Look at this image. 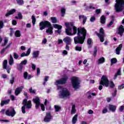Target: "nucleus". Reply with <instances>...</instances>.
Here are the masks:
<instances>
[{"mask_svg":"<svg viewBox=\"0 0 124 124\" xmlns=\"http://www.w3.org/2000/svg\"><path fill=\"white\" fill-rule=\"evenodd\" d=\"M58 42L59 44H62L63 43L62 40L60 39H58Z\"/></svg>","mask_w":124,"mask_h":124,"instance_id":"60","label":"nucleus"},{"mask_svg":"<svg viewBox=\"0 0 124 124\" xmlns=\"http://www.w3.org/2000/svg\"><path fill=\"white\" fill-rule=\"evenodd\" d=\"M74 23L73 22H66L65 26L66 27L65 32L67 35H74L77 32V28L73 26Z\"/></svg>","mask_w":124,"mask_h":124,"instance_id":"2","label":"nucleus"},{"mask_svg":"<svg viewBox=\"0 0 124 124\" xmlns=\"http://www.w3.org/2000/svg\"><path fill=\"white\" fill-rule=\"evenodd\" d=\"M63 41L66 43V44H68L69 45H71V41L72 40L69 37H66L65 38L63 39Z\"/></svg>","mask_w":124,"mask_h":124,"instance_id":"17","label":"nucleus"},{"mask_svg":"<svg viewBox=\"0 0 124 124\" xmlns=\"http://www.w3.org/2000/svg\"><path fill=\"white\" fill-rule=\"evenodd\" d=\"M32 18V23L33 25L35 24V22H36V19H35V17H34V16H31Z\"/></svg>","mask_w":124,"mask_h":124,"instance_id":"38","label":"nucleus"},{"mask_svg":"<svg viewBox=\"0 0 124 124\" xmlns=\"http://www.w3.org/2000/svg\"><path fill=\"white\" fill-rule=\"evenodd\" d=\"M113 23H114V22L113 21H111L110 23L108 25V27L110 28V27L113 25Z\"/></svg>","mask_w":124,"mask_h":124,"instance_id":"53","label":"nucleus"},{"mask_svg":"<svg viewBox=\"0 0 124 124\" xmlns=\"http://www.w3.org/2000/svg\"><path fill=\"white\" fill-rule=\"evenodd\" d=\"M4 26V25L3 24V21H0V30H1V29H2V28H3Z\"/></svg>","mask_w":124,"mask_h":124,"instance_id":"45","label":"nucleus"},{"mask_svg":"<svg viewBox=\"0 0 124 124\" xmlns=\"http://www.w3.org/2000/svg\"><path fill=\"white\" fill-rule=\"evenodd\" d=\"M15 35L16 37H20V36H21V32H20V31L17 30L15 33Z\"/></svg>","mask_w":124,"mask_h":124,"instance_id":"29","label":"nucleus"},{"mask_svg":"<svg viewBox=\"0 0 124 124\" xmlns=\"http://www.w3.org/2000/svg\"><path fill=\"white\" fill-rule=\"evenodd\" d=\"M22 104H23V106L21 108L22 112L23 114L26 113V107L28 108V109H31V101H27V99H25L23 100Z\"/></svg>","mask_w":124,"mask_h":124,"instance_id":"8","label":"nucleus"},{"mask_svg":"<svg viewBox=\"0 0 124 124\" xmlns=\"http://www.w3.org/2000/svg\"><path fill=\"white\" fill-rule=\"evenodd\" d=\"M124 106H121L119 107V111H120V112H123V111H124Z\"/></svg>","mask_w":124,"mask_h":124,"instance_id":"48","label":"nucleus"},{"mask_svg":"<svg viewBox=\"0 0 124 124\" xmlns=\"http://www.w3.org/2000/svg\"><path fill=\"white\" fill-rule=\"evenodd\" d=\"M12 24L14 25V26L17 25V21H16L15 20H13Z\"/></svg>","mask_w":124,"mask_h":124,"instance_id":"57","label":"nucleus"},{"mask_svg":"<svg viewBox=\"0 0 124 124\" xmlns=\"http://www.w3.org/2000/svg\"><path fill=\"white\" fill-rule=\"evenodd\" d=\"M53 27L54 29H57V30H62V26L58 24H54Z\"/></svg>","mask_w":124,"mask_h":124,"instance_id":"30","label":"nucleus"},{"mask_svg":"<svg viewBox=\"0 0 124 124\" xmlns=\"http://www.w3.org/2000/svg\"><path fill=\"white\" fill-rule=\"evenodd\" d=\"M106 19L104 16H102L101 17V24H104L105 23Z\"/></svg>","mask_w":124,"mask_h":124,"instance_id":"33","label":"nucleus"},{"mask_svg":"<svg viewBox=\"0 0 124 124\" xmlns=\"http://www.w3.org/2000/svg\"><path fill=\"white\" fill-rule=\"evenodd\" d=\"M27 56H28L27 53L23 52L21 54L20 57L22 58L23 57H27Z\"/></svg>","mask_w":124,"mask_h":124,"instance_id":"51","label":"nucleus"},{"mask_svg":"<svg viewBox=\"0 0 124 124\" xmlns=\"http://www.w3.org/2000/svg\"><path fill=\"white\" fill-rule=\"evenodd\" d=\"M117 32L118 34L120 35V36H123V35H124V28L123 25H120L119 26V27L118 28Z\"/></svg>","mask_w":124,"mask_h":124,"instance_id":"14","label":"nucleus"},{"mask_svg":"<svg viewBox=\"0 0 124 124\" xmlns=\"http://www.w3.org/2000/svg\"><path fill=\"white\" fill-rule=\"evenodd\" d=\"M23 86H21L20 87L17 88L15 91V95H18V94H19L22 92V90H23Z\"/></svg>","mask_w":124,"mask_h":124,"instance_id":"18","label":"nucleus"},{"mask_svg":"<svg viewBox=\"0 0 124 124\" xmlns=\"http://www.w3.org/2000/svg\"><path fill=\"white\" fill-rule=\"evenodd\" d=\"M101 11V10L100 9H98L95 10V13L96 14H99Z\"/></svg>","mask_w":124,"mask_h":124,"instance_id":"54","label":"nucleus"},{"mask_svg":"<svg viewBox=\"0 0 124 124\" xmlns=\"http://www.w3.org/2000/svg\"><path fill=\"white\" fill-rule=\"evenodd\" d=\"M77 118H78V115L76 114L75 116L73 117L72 119V124H76V123L77 122Z\"/></svg>","mask_w":124,"mask_h":124,"instance_id":"25","label":"nucleus"},{"mask_svg":"<svg viewBox=\"0 0 124 124\" xmlns=\"http://www.w3.org/2000/svg\"><path fill=\"white\" fill-rule=\"evenodd\" d=\"M27 62H28V61L25 59L21 62L20 64H21V65H25V64H26Z\"/></svg>","mask_w":124,"mask_h":124,"instance_id":"40","label":"nucleus"},{"mask_svg":"<svg viewBox=\"0 0 124 124\" xmlns=\"http://www.w3.org/2000/svg\"><path fill=\"white\" fill-rule=\"evenodd\" d=\"M118 75H121V69H119L117 73L115 74V75L114 76V79H116V78H117V76H118Z\"/></svg>","mask_w":124,"mask_h":124,"instance_id":"37","label":"nucleus"},{"mask_svg":"<svg viewBox=\"0 0 124 124\" xmlns=\"http://www.w3.org/2000/svg\"><path fill=\"white\" fill-rule=\"evenodd\" d=\"M13 29H11V33L10 34V36H12V35H13Z\"/></svg>","mask_w":124,"mask_h":124,"instance_id":"63","label":"nucleus"},{"mask_svg":"<svg viewBox=\"0 0 124 124\" xmlns=\"http://www.w3.org/2000/svg\"><path fill=\"white\" fill-rule=\"evenodd\" d=\"M10 101V100H2L1 102L0 105L1 106H3V105H5L6 104H8Z\"/></svg>","mask_w":124,"mask_h":124,"instance_id":"24","label":"nucleus"},{"mask_svg":"<svg viewBox=\"0 0 124 124\" xmlns=\"http://www.w3.org/2000/svg\"><path fill=\"white\" fill-rule=\"evenodd\" d=\"M30 54H31V48L28 49L26 55H27V56H29Z\"/></svg>","mask_w":124,"mask_h":124,"instance_id":"55","label":"nucleus"},{"mask_svg":"<svg viewBox=\"0 0 124 124\" xmlns=\"http://www.w3.org/2000/svg\"><path fill=\"white\" fill-rule=\"evenodd\" d=\"M108 110L107 109V108H105L103 109L102 113H103V114H106V113L107 112H108Z\"/></svg>","mask_w":124,"mask_h":124,"instance_id":"56","label":"nucleus"},{"mask_svg":"<svg viewBox=\"0 0 124 124\" xmlns=\"http://www.w3.org/2000/svg\"><path fill=\"white\" fill-rule=\"evenodd\" d=\"M78 18L80 22H81V21H82L83 25H85L86 22L87 21V16L83 15H80L79 16Z\"/></svg>","mask_w":124,"mask_h":124,"instance_id":"16","label":"nucleus"},{"mask_svg":"<svg viewBox=\"0 0 124 124\" xmlns=\"http://www.w3.org/2000/svg\"><path fill=\"white\" fill-rule=\"evenodd\" d=\"M40 74V69L37 68V75H39Z\"/></svg>","mask_w":124,"mask_h":124,"instance_id":"58","label":"nucleus"},{"mask_svg":"<svg viewBox=\"0 0 124 124\" xmlns=\"http://www.w3.org/2000/svg\"><path fill=\"white\" fill-rule=\"evenodd\" d=\"M22 69H23V66H22V64H19L17 66V69H18V70L21 71V70H22Z\"/></svg>","mask_w":124,"mask_h":124,"instance_id":"46","label":"nucleus"},{"mask_svg":"<svg viewBox=\"0 0 124 124\" xmlns=\"http://www.w3.org/2000/svg\"><path fill=\"white\" fill-rule=\"evenodd\" d=\"M32 67V69L33 70H35V68H36V66L34 64H32V67Z\"/></svg>","mask_w":124,"mask_h":124,"instance_id":"62","label":"nucleus"},{"mask_svg":"<svg viewBox=\"0 0 124 124\" xmlns=\"http://www.w3.org/2000/svg\"><path fill=\"white\" fill-rule=\"evenodd\" d=\"M92 96H95V95H96V94L95 93H89L88 95V98H92Z\"/></svg>","mask_w":124,"mask_h":124,"instance_id":"42","label":"nucleus"},{"mask_svg":"<svg viewBox=\"0 0 124 124\" xmlns=\"http://www.w3.org/2000/svg\"><path fill=\"white\" fill-rule=\"evenodd\" d=\"M16 2L19 5H23L24 4V1L23 0H16Z\"/></svg>","mask_w":124,"mask_h":124,"instance_id":"35","label":"nucleus"},{"mask_svg":"<svg viewBox=\"0 0 124 124\" xmlns=\"http://www.w3.org/2000/svg\"><path fill=\"white\" fill-rule=\"evenodd\" d=\"M30 93H35V92H36V91L34 90H32V89H30Z\"/></svg>","mask_w":124,"mask_h":124,"instance_id":"52","label":"nucleus"},{"mask_svg":"<svg viewBox=\"0 0 124 124\" xmlns=\"http://www.w3.org/2000/svg\"><path fill=\"white\" fill-rule=\"evenodd\" d=\"M33 101L36 104L35 107L36 109H38L39 108V107L41 106L42 111H45V107L44 106V105L40 104V100L39 99V98L38 97H37L33 99Z\"/></svg>","mask_w":124,"mask_h":124,"instance_id":"9","label":"nucleus"},{"mask_svg":"<svg viewBox=\"0 0 124 124\" xmlns=\"http://www.w3.org/2000/svg\"><path fill=\"white\" fill-rule=\"evenodd\" d=\"M49 79V77L46 76L45 78V82H44V85H45V82H47L48 81V79Z\"/></svg>","mask_w":124,"mask_h":124,"instance_id":"50","label":"nucleus"},{"mask_svg":"<svg viewBox=\"0 0 124 124\" xmlns=\"http://www.w3.org/2000/svg\"><path fill=\"white\" fill-rule=\"evenodd\" d=\"M58 90L60 91L59 95L61 98H68L70 96V93L66 88H63L62 86H58Z\"/></svg>","mask_w":124,"mask_h":124,"instance_id":"4","label":"nucleus"},{"mask_svg":"<svg viewBox=\"0 0 124 124\" xmlns=\"http://www.w3.org/2000/svg\"><path fill=\"white\" fill-rule=\"evenodd\" d=\"M5 114L7 116L14 117L16 115V111H15L14 108H10L6 111Z\"/></svg>","mask_w":124,"mask_h":124,"instance_id":"11","label":"nucleus"},{"mask_svg":"<svg viewBox=\"0 0 124 124\" xmlns=\"http://www.w3.org/2000/svg\"><path fill=\"white\" fill-rule=\"evenodd\" d=\"M67 79H68V77H67V76L65 75L60 80H56L55 84L56 86L65 84L67 81Z\"/></svg>","mask_w":124,"mask_h":124,"instance_id":"10","label":"nucleus"},{"mask_svg":"<svg viewBox=\"0 0 124 124\" xmlns=\"http://www.w3.org/2000/svg\"><path fill=\"white\" fill-rule=\"evenodd\" d=\"M16 11V10H15V9H12L5 15L6 17H8L9 15H12V14H13L14 13H15Z\"/></svg>","mask_w":124,"mask_h":124,"instance_id":"22","label":"nucleus"},{"mask_svg":"<svg viewBox=\"0 0 124 124\" xmlns=\"http://www.w3.org/2000/svg\"><path fill=\"white\" fill-rule=\"evenodd\" d=\"M14 80H15L14 77H13L12 79L10 80L11 84H13L14 83Z\"/></svg>","mask_w":124,"mask_h":124,"instance_id":"59","label":"nucleus"},{"mask_svg":"<svg viewBox=\"0 0 124 124\" xmlns=\"http://www.w3.org/2000/svg\"><path fill=\"white\" fill-rule=\"evenodd\" d=\"M75 50L76 51H79V52L82 51V47L79 46H77L75 48Z\"/></svg>","mask_w":124,"mask_h":124,"instance_id":"41","label":"nucleus"},{"mask_svg":"<svg viewBox=\"0 0 124 124\" xmlns=\"http://www.w3.org/2000/svg\"><path fill=\"white\" fill-rule=\"evenodd\" d=\"M31 24L30 23H28L26 25V28H31Z\"/></svg>","mask_w":124,"mask_h":124,"instance_id":"64","label":"nucleus"},{"mask_svg":"<svg viewBox=\"0 0 124 124\" xmlns=\"http://www.w3.org/2000/svg\"><path fill=\"white\" fill-rule=\"evenodd\" d=\"M71 113L72 115H73V114H75V113H76V108L75 105H73V106L72 107V109H71Z\"/></svg>","mask_w":124,"mask_h":124,"instance_id":"26","label":"nucleus"},{"mask_svg":"<svg viewBox=\"0 0 124 124\" xmlns=\"http://www.w3.org/2000/svg\"><path fill=\"white\" fill-rule=\"evenodd\" d=\"M24 78L28 79V80H30V79L31 78V75H28V73L26 72L24 73Z\"/></svg>","mask_w":124,"mask_h":124,"instance_id":"28","label":"nucleus"},{"mask_svg":"<svg viewBox=\"0 0 124 124\" xmlns=\"http://www.w3.org/2000/svg\"><path fill=\"white\" fill-rule=\"evenodd\" d=\"M51 20L52 23H53V24H56V23L58 22V20H57V18L55 17H51Z\"/></svg>","mask_w":124,"mask_h":124,"instance_id":"32","label":"nucleus"},{"mask_svg":"<svg viewBox=\"0 0 124 124\" xmlns=\"http://www.w3.org/2000/svg\"><path fill=\"white\" fill-rule=\"evenodd\" d=\"M92 43H93V40H92V39H88L87 40V44H88V45L90 46Z\"/></svg>","mask_w":124,"mask_h":124,"instance_id":"43","label":"nucleus"},{"mask_svg":"<svg viewBox=\"0 0 124 124\" xmlns=\"http://www.w3.org/2000/svg\"><path fill=\"white\" fill-rule=\"evenodd\" d=\"M91 22H93L94 21H95V18L94 17H92L90 19Z\"/></svg>","mask_w":124,"mask_h":124,"instance_id":"61","label":"nucleus"},{"mask_svg":"<svg viewBox=\"0 0 124 124\" xmlns=\"http://www.w3.org/2000/svg\"><path fill=\"white\" fill-rule=\"evenodd\" d=\"M108 109L112 112H115L116 111V109H117V107L113 105H109Z\"/></svg>","mask_w":124,"mask_h":124,"instance_id":"19","label":"nucleus"},{"mask_svg":"<svg viewBox=\"0 0 124 124\" xmlns=\"http://www.w3.org/2000/svg\"><path fill=\"white\" fill-rule=\"evenodd\" d=\"M7 60H4L3 62V69H6L7 73H10V70L11 68L9 66H7Z\"/></svg>","mask_w":124,"mask_h":124,"instance_id":"13","label":"nucleus"},{"mask_svg":"<svg viewBox=\"0 0 124 124\" xmlns=\"http://www.w3.org/2000/svg\"><path fill=\"white\" fill-rule=\"evenodd\" d=\"M97 35L100 38L101 42H103V41H104V36H105V34H104V30L101 28L100 29V33H98Z\"/></svg>","mask_w":124,"mask_h":124,"instance_id":"12","label":"nucleus"},{"mask_svg":"<svg viewBox=\"0 0 124 124\" xmlns=\"http://www.w3.org/2000/svg\"><path fill=\"white\" fill-rule=\"evenodd\" d=\"M15 18L16 19H22V18H23L22 16V14H21L20 13H18V16H16Z\"/></svg>","mask_w":124,"mask_h":124,"instance_id":"39","label":"nucleus"},{"mask_svg":"<svg viewBox=\"0 0 124 124\" xmlns=\"http://www.w3.org/2000/svg\"><path fill=\"white\" fill-rule=\"evenodd\" d=\"M9 63L10 65H12L14 64V60L13 59V57L12 55H10V58L9 59Z\"/></svg>","mask_w":124,"mask_h":124,"instance_id":"23","label":"nucleus"},{"mask_svg":"<svg viewBox=\"0 0 124 124\" xmlns=\"http://www.w3.org/2000/svg\"><path fill=\"white\" fill-rule=\"evenodd\" d=\"M124 84L120 85L119 86H118L119 90H122V89H124Z\"/></svg>","mask_w":124,"mask_h":124,"instance_id":"49","label":"nucleus"},{"mask_svg":"<svg viewBox=\"0 0 124 124\" xmlns=\"http://www.w3.org/2000/svg\"><path fill=\"white\" fill-rule=\"evenodd\" d=\"M39 51L37 50L33 52L32 53V57L34 58V59H36V58H38L39 56Z\"/></svg>","mask_w":124,"mask_h":124,"instance_id":"21","label":"nucleus"},{"mask_svg":"<svg viewBox=\"0 0 124 124\" xmlns=\"http://www.w3.org/2000/svg\"><path fill=\"white\" fill-rule=\"evenodd\" d=\"M72 85L74 89L77 90L80 88V80L78 77H74L71 78Z\"/></svg>","mask_w":124,"mask_h":124,"instance_id":"7","label":"nucleus"},{"mask_svg":"<svg viewBox=\"0 0 124 124\" xmlns=\"http://www.w3.org/2000/svg\"><path fill=\"white\" fill-rule=\"evenodd\" d=\"M7 42H8V39L7 38H5L4 40V44L2 45V46H5L6 44H7Z\"/></svg>","mask_w":124,"mask_h":124,"instance_id":"44","label":"nucleus"},{"mask_svg":"<svg viewBox=\"0 0 124 124\" xmlns=\"http://www.w3.org/2000/svg\"><path fill=\"white\" fill-rule=\"evenodd\" d=\"M115 10L116 12H122L124 9V0H116Z\"/></svg>","mask_w":124,"mask_h":124,"instance_id":"6","label":"nucleus"},{"mask_svg":"<svg viewBox=\"0 0 124 124\" xmlns=\"http://www.w3.org/2000/svg\"><path fill=\"white\" fill-rule=\"evenodd\" d=\"M87 31L84 28H80L78 29V36L74 38L75 44H83L86 38Z\"/></svg>","mask_w":124,"mask_h":124,"instance_id":"1","label":"nucleus"},{"mask_svg":"<svg viewBox=\"0 0 124 124\" xmlns=\"http://www.w3.org/2000/svg\"><path fill=\"white\" fill-rule=\"evenodd\" d=\"M117 59L113 58L111 60V65H113L114 63H116L117 62Z\"/></svg>","mask_w":124,"mask_h":124,"instance_id":"34","label":"nucleus"},{"mask_svg":"<svg viewBox=\"0 0 124 124\" xmlns=\"http://www.w3.org/2000/svg\"><path fill=\"white\" fill-rule=\"evenodd\" d=\"M54 108L55 109V111L56 112H59L60 110H61V107L59 106H55Z\"/></svg>","mask_w":124,"mask_h":124,"instance_id":"36","label":"nucleus"},{"mask_svg":"<svg viewBox=\"0 0 124 124\" xmlns=\"http://www.w3.org/2000/svg\"><path fill=\"white\" fill-rule=\"evenodd\" d=\"M52 120V115L50 113H46V115L45 117L44 121L46 123L50 122Z\"/></svg>","mask_w":124,"mask_h":124,"instance_id":"15","label":"nucleus"},{"mask_svg":"<svg viewBox=\"0 0 124 124\" xmlns=\"http://www.w3.org/2000/svg\"><path fill=\"white\" fill-rule=\"evenodd\" d=\"M109 84L110 88H114L115 87V84L113 81L109 82L108 78L106 76H103L101 78V81H100V85H102L105 86L107 88L109 86Z\"/></svg>","mask_w":124,"mask_h":124,"instance_id":"5","label":"nucleus"},{"mask_svg":"<svg viewBox=\"0 0 124 124\" xmlns=\"http://www.w3.org/2000/svg\"><path fill=\"white\" fill-rule=\"evenodd\" d=\"M122 48H123V45L120 44L119 46L116 48V54L117 55H120V52L122 50Z\"/></svg>","mask_w":124,"mask_h":124,"instance_id":"20","label":"nucleus"},{"mask_svg":"<svg viewBox=\"0 0 124 124\" xmlns=\"http://www.w3.org/2000/svg\"><path fill=\"white\" fill-rule=\"evenodd\" d=\"M14 58L16 60H17V59L19 58V55H18V54H17L16 53H14Z\"/></svg>","mask_w":124,"mask_h":124,"instance_id":"47","label":"nucleus"},{"mask_svg":"<svg viewBox=\"0 0 124 124\" xmlns=\"http://www.w3.org/2000/svg\"><path fill=\"white\" fill-rule=\"evenodd\" d=\"M104 62H105V59L104 57H102L98 59V64H101V63H103Z\"/></svg>","mask_w":124,"mask_h":124,"instance_id":"27","label":"nucleus"},{"mask_svg":"<svg viewBox=\"0 0 124 124\" xmlns=\"http://www.w3.org/2000/svg\"><path fill=\"white\" fill-rule=\"evenodd\" d=\"M64 14H65V8H62L61 9V16L63 17L64 16Z\"/></svg>","mask_w":124,"mask_h":124,"instance_id":"31","label":"nucleus"},{"mask_svg":"<svg viewBox=\"0 0 124 124\" xmlns=\"http://www.w3.org/2000/svg\"><path fill=\"white\" fill-rule=\"evenodd\" d=\"M40 30L43 31L46 27H47V29L46 31L47 34H52L53 33V27L51 25V23L47 21H42L39 23Z\"/></svg>","mask_w":124,"mask_h":124,"instance_id":"3","label":"nucleus"}]
</instances>
